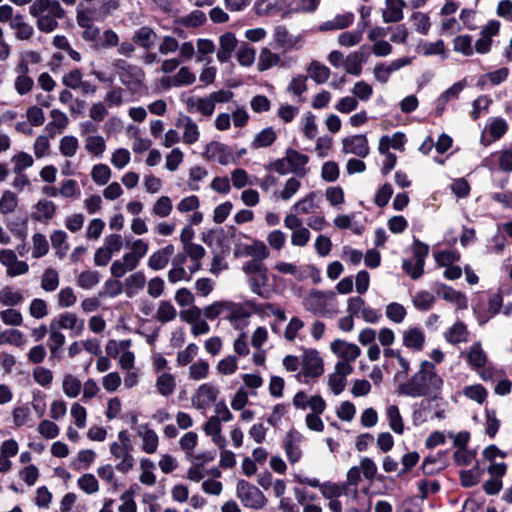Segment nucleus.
I'll list each match as a JSON object with an SVG mask.
<instances>
[{
	"mask_svg": "<svg viewBox=\"0 0 512 512\" xmlns=\"http://www.w3.org/2000/svg\"><path fill=\"white\" fill-rule=\"evenodd\" d=\"M256 51L247 43H242L237 51V60L240 65L249 67L255 61Z\"/></svg>",
	"mask_w": 512,
	"mask_h": 512,
	"instance_id": "63",
	"label": "nucleus"
},
{
	"mask_svg": "<svg viewBox=\"0 0 512 512\" xmlns=\"http://www.w3.org/2000/svg\"><path fill=\"white\" fill-rule=\"evenodd\" d=\"M248 282H249L250 289L254 294H256L262 298L268 297V292L266 290V288L268 286V282H269L268 270H265L259 274L250 276L248 278Z\"/></svg>",
	"mask_w": 512,
	"mask_h": 512,
	"instance_id": "34",
	"label": "nucleus"
},
{
	"mask_svg": "<svg viewBox=\"0 0 512 512\" xmlns=\"http://www.w3.org/2000/svg\"><path fill=\"white\" fill-rule=\"evenodd\" d=\"M386 416L388 419L390 429L396 434H403L404 421L400 414V410L396 405H390L386 409Z\"/></svg>",
	"mask_w": 512,
	"mask_h": 512,
	"instance_id": "42",
	"label": "nucleus"
},
{
	"mask_svg": "<svg viewBox=\"0 0 512 512\" xmlns=\"http://www.w3.org/2000/svg\"><path fill=\"white\" fill-rule=\"evenodd\" d=\"M295 480L300 484H306L314 488H320L322 496L327 500L338 499L343 495L346 489L344 485H339L336 483L325 482L322 484L317 478L296 476Z\"/></svg>",
	"mask_w": 512,
	"mask_h": 512,
	"instance_id": "10",
	"label": "nucleus"
},
{
	"mask_svg": "<svg viewBox=\"0 0 512 512\" xmlns=\"http://www.w3.org/2000/svg\"><path fill=\"white\" fill-rule=\"evenodd\" d=\"M146 277L142 271H136L125 280L126 294L132 296L136 291L144 288Z\"/></svg>",
	"mask_w": 512,
	"mask_h": 512,
	"instance_id": "54",
	"label": "nucleus"
},
{
	"mask_svg": "<svg viewBox=\"0 0 512 512\" xmlns=\"http://www.w3.org/2000/svg\"><path fill=\"white\" fill-rule=\"evenodd\" d=\"M82 388L81 381L72 374H65L62 380V390L69 398H76Z\"/></svg>",
	"mask_w": 512,
	"mask_h": 512,
	"instance_id": "48",
	"label": "nucleus"
},
{
	"mask_svg": "<svg viewBox=\"0 0 512 512\" xmlns=\"http://www.w3.org/2000/svg\"><path fill=\"white\" fill-rule=\"evenodd\" d=\"M177 317V310L174 305L167 300L160 301L156 310L155 319L160 323L173 321Z\"/></svg>",
	"mask_w": 512,
	"mask_h": 512,
	"instance_id": "44",
	"label": "nucleus"
},
{
	"mask_svg": "<svg viewBox=\"0 0 512 512\" xmlns=\"http://www.w3.org/2000/svg\"><path fill=\"white\" fill-rule=\"evenodd\" d=\"M176 125L182 128V141L187 145H192L199 140L200 131L197 124L189 116H181Z\"/></svg>",
	"mask_w": 512,
	"mask_h": 512,
	"instance_id": "21",
	"label": "nucleus"
},
{
	"mask_svg": "<svg viewBox=\"0 0 512 512\" xmlns=\"http://www.w3.org/2000/svg\"><path fill=\"white\" fill-rule=\"evenodd\" d=\"M324 373V363L319 352L306 349L301 355V369L295 375L298 382L308 384L310 379H317Z\"/></svg>",
	"mask_w": 512,
	"mask_h": 512,
	"instance_id": "4",
	"label": "nucleus"
},
{
	"mask_svg": "<svg viewBox=\"0 0 512 512\" xmlns=\"http://www.w3.org/2000/svg\"><path fill=\"white\" fill-rule=\"evenodd\" d=\"M138 435L142 439V450L147 454H153L157 451L159 445V437L157 433L148 428L147 425L141 426Z\"/></svg>",
	"mask_w": 512,
	"mask_h": 512,
	"instance_id": "31",
	"label": "nucleus"
},
{
	"mask_svg": "<svg viewBox=\"0 0 512 512\" xmlns=\"http://www.w3.org/2000/svg\"><path fill=\"white\" fill-rule=\"evenodd\" d=\"M425 343V335L419 328H409L404 331L403 344L410 349L421 350Z\"/></svg>",
	"mask_w": 512,
	"mask_h": 512,
	"instance_id": "35",
	"label": "nucleus"
},
{
	"mask_svg": "<svg viewBox=\"0 0 512 512\" xmlns=\"http://www.w3.org/2000/svg\"><path fill=\"white\" fill-rule=\"evenodd\" d=\"M277 138L276 132L272 127H268L260 131L251 143L252 148L268 147L272 145Z\"/></svg>",
	"mask_w": 512,
	"mask_h": 512,
	"instance_id": "53",
	"label": "nucleus"
},
{
	"mask_svg": "<svg viewBox=\"0 0 512 512\" xmlns=\"http://www.w3.org/2000/svg\"><path fill=\"white\" fill-rule=\"evenodd\" d=\"M173 209L172 201L168 196H161L153 204L151 212L153 215L165 218L168 217Z\"/></svg>",
	"mask_w": 512,
	"mask_h": 512,
	"instance_id": "59",
	"label": "nucleus"
},
{
	"mask_svg": "<svg viewBox=\"0 0 512 512\" xmlns=\"http://www.w3.org/2000/svg\"><path fill=\"white\" fill-rule=\"evenodd\" d=\"M305 309L313 314L334 316L339 313L335 294L331 291H313L304 300Z\"/></svg>",
	"mask_w": 512,
	"mask_h": 512,
	"instance_id": "3",
	"label": "nucleus"
},
{
	"mask_svg": "<svg viewBox=\"0 0 512 512\" xmlns=\"http://www.w3.org/2000/svg\"><path fill=\"white\" fill-rule=\"evenodd\" d=\"M468 361L474 369L483 368L487 362V356L480 343L473 344L467 354Z\"/></svg>",
	"mask_w": 512,
	"mask_h": 512,
	"instance_id": "50",
	"label": "nucleus"
},
{
	"mask_svg": "<svg viewBox=\"0 0 512 512\" xmlns=\"http://www.w3.org/2000/svg\"><path fill=\"white\" fill-rule=\"evenodd\" d=\"M320 195L317 191L309 192L307 195L299 199L293 206L292 211L296 214H311L315 213L319 209Z\"/></svg>",
	"mask_w": 512,
	"mask_h": 512,
	"instance_id": "24",
	"label": "nucleus"
},
{
	"mask_svg": "<svg viewBox=\"0 0 512 512\" xmlns=\"http://www.w3.org/2000/svg\"><path fill=\"white\" fill-rule=\"evenodd\" d=\"M29 14L36 20L38 30L51 33L58 28V20L64 18L65 10L58 0H34Z\"/></svg>",
	"mask_w": 512,
	"mask_h": 512,
	"instance_id": "2",
	"label": "nucleus"
},
{
	"mask_svg": "<svg viewBox=\"0 0 512 512\" xmlns=\"http://www.w3.org/2000/svg\"><path fill=\"white\" fill-rule=\"evenodd\" d=\"M195 81L196 75L188 66L180 67L176 74L171 78V83L174 87L189 86L194 84Z\"/></svg>",
	"mask_w": 512,
	"mask_h": 512,
	"instance_id": "47",
	"label": "nucleus"
},
{
	"mask_svg": "<svg viewBox=\"0 0 512 512\" xmlns=\"http://www.w3.org/2000/svg\"><path fill=\"white\" fill-rule=\"evenodd\" d=\"M254 310L255 305L252 301H246L244 303L228 301V309L225 319L234 327L238 328L247 324L248 319L251 317Z\"/></svg>",
	"mask_w": 512,
	"mask_h": 512,
	"instance_id": "7",
	"label": "nucleus"
},
{
	"mask_svg": "<svg viewBox=\"0 0 512 512\" xmlns=\"http://www.w3.org/2000/svg\"><path fill=\"white\" fill-rule=\"evenodd\" d=\"M429 253V247L428 245L422 243L419 240H414L413 242V254L415 257V265L414 269L410 268L411 260L404 259L402 262V268L403 270L412 278V279H418L422 276L424 272V263L425 258L427 257Z\"/></svg>",
	"mask_w": 512,
	"mask_h": 512,
	"instance_id": "9",
	"label": "nucleus"
},
{
	"mask_svg": "<svg viewBox=\"0 0 512 512\" xmlns=\"http://www.w3.org/2000/svg\"><path fill=\"white\" fill-rule=\"evenodd\" d=\"M56 323L58 329H65L71 332L72 336H80L84 331L85 322L80 319L75 313L64 312L61 313L57 319L51 321Z\"/></svg>",
	"mask_w": 512,
	"mask_h": 512,
	"instance_id": "15",
	"label": "nucleus"
},
{
	"mask_svg": "<svg viewBox=\"0 0 512 512\" xmlns=\"http://www.w3.org/2000/svg\"><path fill=\"white\" fill-rule=\"evenodd\" d=\"M65 341V335L56 327V323H50L48 348L52 357L59 356V350L65 344Z\"/></svg>",
	"mask_w": 512,
	"mask_h": 512,
	"instance_id": "37",
	"label": "nucleus"
},
{
	"mask_svg": "<svg viewBox=\"0 0 512 512\" xmlns=\"http://www.w3.org/2000/svg\"><path fill=\"white\" fill-rule=\"evenodd\" d=\"M444 381L437 373L432 362L422 361L419 370L406 382L398 386V394L411 398L429 397L438 399L442 393Z\"/></svg>",
	"mask_w": 512,
	"mask_h": 512,
	"instance_id": "1",
	"label": "nucleus"
},
{
	"mask_svg": "<svg viewBox=\"0 0 512 512\" xmlns=\"http://www.w3.org/2000/svg\"><path fill=\"white\" fill-rule=\"evenodd\" d=\"M285 155L290 165L291 173L300 178L305 177L307 174L306 165L309 161V157L292 148H288Z\"/></svg>",
	"mask_w": 512,
	"mask_h": 512,
	"instance_id": "19",
	"label": "nucleus"
},
{
	"mask_svg": "<svg viewBox=\"0 0 512 512\" xmlns=\"http://www.w3.org/2000/svg\"><path fill=\"white\" fill-rule=\"evenodd\" d=\"M437 295L443 298L446 301L457 304L459 307H464L466 305V298L463 293L454 290L453 288L441 285L437 291Z\"/></svg>",
	"mask_w": 512,
	"mask_h": 512,
	"instance_id": "46",
	"label": "nucleus"
},
{
	"mask_svg": "<svg viewBox=\"0 0 512 512\" xmlns=\"http://www.w3.org/2000/svg\"><path fill=\"white\" fill-rule=\"evenodd\" d=\"M59 284V273L54 268L45 269L41 276V288L46 292H53Z\"/></svg>",
	"mask_w": 512,
	"mask_h": 512,
	"instance_id": "52",
	"label": "nucleus"
},
{
	"mask_svg": "<svg viewBox=\"0 0 512 512\" xmlns=\"http://www.w3.org/2000/svg\"><path fill=\"white\" fill-rule=\"evenodd\" d=\"M120 69L119 79L120 82L131 92H137L143 85L145 80L144 71L135 65L127 64L124 61H119L117 65Z\"/></svg>",
	"mask_w": 512,
	"mask_h": 512,
	"instance_id": "6",
	"label": "nucleus"
},
{
	"mask_svg": "<svg viewBox=\"0 0 512 512\" xmlns=\"http://www.w3.org/2000/svg\"><path fill=\"white\" fill-rule=\"evenodd\" d=\"M34 219L37 221H48L52 219L56 212V205L49 200L42 199L35 205Z\"/></svg>",
	"mask_w": 512,
	"mask_h": 512,
	"instance_id": "41",
	"label": "nucleus"
},
{
	"mask_svg": "<svg viewBox=\"0 0 512 512\" xmlns=\"http://www.w3.org/2000/svg\"><path fill=\"white\" fill-rule=\"evenodd\" d=\"M275 43L285 49H296L303 40L301 35L292 36L285 26H277L273 33Z\"/></svg>",
	"mask_w": 512,
	"mask_h": 512,
	"instance_id": "23",
	"label": "nucleus"
},
{
	"mask_svg": "<svg viewBox=\"0 0 512 512\" xmlns=\"http://www.w3.org/2000/svg\"><path fill=\"white\" fill-rule=\"evenodd\" d=\"M188 106L195 108L197 112L207 117L212 116L215 110V105L209 95L197 99H189Z\"/></svg>",
	"mask_w": 512,
	"mask_h": 512,
	"instance_id": "49",
	"label": "nucleus"
},
{
	"mask_svg": "<svg viewBox=\"0 0 512 512\" xmlns=\"http://www.w3.org/2000/svg\"><path fill=\"white\" fill-rule=\"evenodd\" d=\"M364 62V56L362 53L356 51L347 56L344 61L345 71L348 74L359 76L362 72V63Z\"/></svg>",
	"mask_w": 512,
	"mask_h": 512,
	"instance_id": "51",
	"label": "nucleus"
},
{
	"mask_svg": "<svg viewBox=\"0 0 512 512\" xmlns=\"http://www.w3.org/2000/svg\"><path fill=\"white\" fill-rule=\"evenodd\" d=\"M24 297L20 291H14L6 286L0 290V303L4 306H16L22 303Z\"/></svg>",
	"mask_w": 512,
	"mask_h": 512,
	"instance_id": "55",
	"label": "nucleus"
},
{
	"mask_svg": "<svg viewBox=\"0 0 512 512\" xmlns=\"http://www.w3.org/2000/svg\"><path fill=\"white\" fill-rule=\"evenodd\" d=\"M50 118L51 121L46 125L45 130L51 137L62 133L69 124L68 116L59 109H52L50 111Z\"/></svg>",
	"mask_w": 512,
	"mask_h": 512,
	"instance_id": "27",
	"label": "nucleus"
},
{
	"mask_svg": "<svg viewBox=\"0 0 512 512\" xmlns=\"http://www.w3.org/2000/svg\"><path fill=\"white\" fill-rule=\"evenodd\" d=\"M333 354L341 359L340 362H354L360 355L361 349L354 343L347 342L342 339H336L330 344Z\"/></svg>",
	"mask_w": 512,
	"mask_h": 512,
	"instance_id": "13",
	"label": "nucleus"
},
{
	"mask_svg": "<svg viewBox=\"0 0 512 512\" xmlns=\"http://www.w3.org/2000/svg\"><path fill=\"white\" fill-rule=\"evenodd\" d=\"M236 495L245 507L252 509H261L267 499L259 488L245 480H239L236 488Z\"/></svg>",
	"mask_w": 512,
	"mask_h": 512,
	"instance_id": "5",
	"label": "nucleus"
},
{
	"mask_svg": "<svg viewBox=\"0 0 512 512\" xmlns=\"http://www.w3.org/2000/svg\"><path fill=\"white\" fill-rule=\"evenodd\" d=\"M385 314L390 321L400 324L404 321L407 311L402 304L392 302L386 306Z\"/></svg>",
	"mask_w": 512,
	"mask_h": 512,
	"instance_id": "60",
	"label": "nucleus"
},
{
	"mask_svg": "<svg viewBox=\"0 0 512 512\" xmlns=\"http://www.w3.org/2000/svg\"><path fill=\"white\" fill-rule=\"evenodd\" d=\"M207 153L210 159L217 161L221 165H227L232 160L231 150L222 143H210L207 147Z\"/></svg>",
	"mask_w": 512,
	"mask_h": 512,
	"instance_id": "28",
	"label": "nucleus"
},
{
	"mask_svg": "<svg viewBox=\"0 0 512 512\" xmlns=\"http://www.w3.org/2000/svg\"><path fill=\"white\" fill-rule=\"evenodd\" d=\"M11 161L14 164L13 172L15 174H20L25 169L32 167L34 164L33 157L30 154L23 151L15 154L11 158Z\"/></svg>",
	"mask_w": 512,
	"mask_h": 512,
	"instance_id": "61",
	"label": "nucleus"
},
{
	"mask_svg": "<svg viewBox=\"0 0 512 512\" xmlns=\"http://www.w3.org/2000/svg\"><path fill=\"white\" fill-rule=\"evenodd\" d=\"M138 263L134 260L132 256L127 255L126 253L120 260H115L111 267L110 272L111 275L115 278L123 277L127 272L133 271L138 267Z\"/></svg>",
	"mask_w": 512,
	"mask_h": 512,
	"instance_id": "32",
	"label": "nucleus"
},
{
	"mask_svg": "<svg viewBox=\"0 0 512 512\" xmlns=\"http://www.w3.org/2000/svg\"><path fill=\"white\" fill-rule=\"evenodd\" d=\"M353 372V366L346 362H337L334 372L329 376L328 385L335 395L342 393L346 387V377Z\"/></svg>",
	"mask_w": 512,
	"mask_h": 512,
	"instance_id": "11",
	"label": "nucleus"
},
{
	"mask_svg": "<svg viewBox=\"0 0 512 512\" xmlns=\"http://www.w3.org/2000/svg\"><path fill=\"white\" fill-rule=\"evenodd\" d=\"M302 441L303 435L296 430H290L285 437L284 449L291 464L297 463L302 457V450L300 448Z\"/></svg>",
	"mask_w": 512,
	"mask_h": 512,
	"instance_id": "17",
	"label": "nucleus"
},
{
	"mask_svg": "<svg viewBox=\"0 0 512 512\" xmlns=\"http://www.w3.org/2000/svg\"><path fill=\"white\" fill-rule=\"evenodd\" d=\"M244 250L248 256L261 261L268 258L270 254L267 246L262 241L258 240L254 241L251 245L245 246Z\"/></svg>",
	"mask_w": 512,
	"mask_h": 512,
	"instance_id": "62",
	"label": "nucleus"
},
{
	"mask_svg": "<svg viewBox=\"0 0 512 512\" xmlns=\"http://www.w3.org/2000/svg\"><path fill=\"white\" fill-rule=\"evenodd\" d=\"M309 77L317 84H323L328 81L331 71L330 69L321 64L319 61H312L307 67Z\"/></svg>",
	"mask_w": 512,
	"mask_h": 512,
	"instance_id": "38",
	"label": "nucleus"
},
{
	"mask_svg": "<svg viewBox=\"0 0 512 512\" xmlns=\"http://www.w3.org/2000/svg\"><path fill=\"white\" fill-rule=\"evenodd\" d=\"M100 282V273L98 271L86 270L77 277V285L83 289H92Z\"/></svg>",
	"mask_w": 512,
	"mask_h": 512,
	"instance_id": "57",
	"label": "nucleus"
},
{
	"mask_svg": "<svg viewBox=\"0 0 512 512\" xmlns=\"http://www.w3.org/2000/svg\"><path fill=\"white\" fill-rule=\"evenodd\" d=\"M111 175V169L106 164H96L91 170V177L97 185L107 184Z\"/></svg>",
	"mask_w": 512,
	"mask_h": 512,
	"instance_id": "64",
	"label": "nucleus"
},
{
	"mask_svg": "<svg viewBox=\"0 0 512 512\" xmlns=\"http://www.w3.org/2000/svg\"><path fill=\"white\" fill-rule=\"evenodd\" d=\"M353 20L352 13L336 15L333 19L321 23L318 29L321 32L345 29L352 24Z\"/></svg>",
	"mask_w": 512,
	"mask_h": 512,
	"instance_id": "30",
	"label": "nucleus"
},
{
	"mask_svg": "<svg viewBox=\"0 0 512 512\" xmlns=\"http://www.w3.org/2000/svg\"><path fill=\"white\" fill-rule=\"evenodd\" d=\"M468 335H469V332H468L467 326L461 321L454 323L444 333V337H445L446 341L453 345L467 342Z\"/></svg>",
	"mask_w": 512,
	"mask_h": 512,
	"instance_id": "33",
	"label": "nucleus"
},
{
	"mask_svg": "<svg viewBox=\"0 0 512 512\" xmlns=\"http://www.w3.org/2000/svg\"><path fill=\"white\" fill-rule=\"evenodd\" d=\"M300 188V180L297 177H290L285 181L283 188L279 192L274 193V196L282 201H289L298 193Z\"/></svg>",
	"mask_w": 512,
	"mask_h": 512,
	"instance_id": "43",
	"label": "nucleus"
},
{
	"mask_svg": "<svg viewBox=\"0 0 512 512\" xmlns=\"http://www.w3.org/2000/svg\"><path fill=\"white\" fill-rule=\"evenodd\" d=\"M174 251L175 248L172 244L155 251L148 259V266L154 271L164 269L167 266L170 257L174 254Z\"/></svg>",
	"mask_w": 512,
	"mask_h": 512,
	"instance_id": "26",
	"label": "nucleus"
},
{
	"mask_svg": "<svg viewBox=\"0 0 512 512\" xmlns=\"http://www.w3.org/2000/svg\"><path fill=\"white\" fill-rule=\"evenodd\" d=\"M219 390L211 383L200 385L192 396V404L196 409H205L216 401Z\"/></svg>",
	"mask_w": 512,
	"mask_h": 512,
	"instance_id": "12",
	"label": "nucleus"
},
{
	"mask_svg": "<svg viewBox=\"0 0 512 512\" xmlns=\"http://www.w3.org/2000/svg\"><path fill=\"white\" fill-rule=\"evenodd\" d=\"M207 21L206 14L201 10H193L189 14L176 20V23L186 28H198Z\"/></svg>",
	"mask_w": 512,
	"mask_h": 512,
	"instance_id": "39",
	"label": "nucleus"
},
{
	"mask_svg": "<svg viewBox=\"0 0 512 512\" xmlns=\"http://www.w3.org/2000/svg\"><path fill=\"white\" fill-rule=\"evenodd\" d=\"M132 448H126L120 446L118 442H113L110 445V452L116 458L119 459L120 462L116 465V469L119 472L127 473L131 469H133L135 465V459L131 455Z\"/></svg>",
	"mask_w": 512,
	"mask_h": 512,
	"instance_id": "18",
	"label": "nucleus"
},
{
	"mask_svg": "<svg viewBox=\"0 0 512 512\" xmlns=\"http://www.w3.org/2000/svg\"><path fill=\"white\" fill-rule=\"evenodd\" d=\"M238 41L232 32H226L219 37V50L217 60L220 63H226L232 56Z\"/></svg>",
	"mask_w": 512,
	"mask_h": 512,
	"instance_id": "22",
	"label": "nucleus"
},
{
	"mask_svg": "<svg viewBox=\"0 0 512 512\" xmlns=\"http://www.w3.org/2000/svg\"><path fill=\"white\" fill-rule=\"evenodd\" d=\"M9 27L14 31V36L19 41H29L35 34L34 27L26 21L21 13H16L15 19Z\"/></svg>",
	"mask_w": 512,
	"mask_h": 512,
	"instance_id": "20",
	"label": "nucleus"
},
{
	"mask_svg": "<svg viewBox=\"0 0 512 512\" xmlns=\"http://www.w3.org/2000/svg\"><path fill=\"white\" fill-rule=\"evenodd\" d=\"M385 9L382 17L385 23H396L403 18V9L406 6L404 0H385Z\"/></svg>",
	"mask_w": 512,
	"mask_h": 512,
	"instance_id": "25",
	"label": "nucleus"
},
{
	"mask_svg": "<svg viewBox=\"0 0 512 512\" xmlns=\"http://www.w3.org/2000/svg\"><path fill=\"white\" fill-rule=\"evenodd\" d=\"M157 39V34L149 26H142L139 29H137L132 37L133 42L137 43L140 47L143 49H150L152 48Z\"/></svg>",
	"mask_w": 512,
	"mask_h": 512,
	"instance_id": "29",
	"label": "nucleus"
},
{
	"mask_svg": "<svg viewBox=\"0 0 512 512\" xmlns=\"http://www.w3.org/2000/svg\"><path fill=\"white\" fill-rule=\"evenodd\" d=\"M412 59L410 57H403L393 60L390 64H378L373 69L374 78L385 84L389 81L390 75L399 70L400 68L411 64Z\"/></svg>",
	"mask_w": 512,
	"mask_h": 512,
	"instance_id": "16",
	"label": "nucleus"
},
{
	"mask_svg": "<svg viewBox=\"0 0 512 512\" xmlns=\"http://www.w3.org/2000/svg\"><path fill=\"white\" fill-rule=\"evenodd\" d=\"M278 65H282L279 54L272 52L268 48H263L260 51L257 64L259 71H265Z\"/></svg>",
	"mask_w": 512,
	"mask_h": 512,
	"instance_id": "40",
	"label": "nucleus"
},
{
	"mask_svg": "<svg viewBox=\"0 0 512 512\" xmlns=\"http://www.w3.org/2000/svg\"><path fill=\"white\" fill-rule=\"evenodd\" d=\"M62 84L71 90H79L83 95H93L97 92V86L83 79V73L79 68H74L64 73Z\"/></svg>",
	"mask_w": 512,
	"mask_h": 512,
	"instance_id": "8",
	"label": "nucleus"
},
{
	"mask_svg": "<svg viewBox=\"0 0 512 512\" xmlns=\"http://www.w3.org/2000/svg\"><path fill=\"white\" fill-rule=\"evenodd\" d=\"M463 394L470 400H473L478 404H483L488 396V391L481 384H474L466 386L463 389Z\"/></svg>",
	"mask_w": 512,
	"mask_h": 512,
	"instance_id": "58",
	"label": "nucleus"
},
{
	"mask_svg": "<svg viewBox=\"0 0 512 512\" xmlns=\"http://www.w3.org/2000/svg\"><path fill=\"white\" fill-rule=\"evenodd\" d=\"M342 150L345 154H353L360 158L367 157L370 152L367 138L363 134L345 137L342 140Z\"/></svg>",
	"mask_w": 512,
	"mask_h": 512,
	"instance_id": "14",
	"label": "nucleus"
},
{
	"mask_svg": "<svg viewBox=\"0 0 512 512\" xmlns=\"http://www.w3.org/2000/svg\"><path fill=\"white\" fill-rule=\"evenodd\" d=\"M79 148V141L75 136H64L59 142V151L64 157H74Z\"/></svg>",
	"mask_w": 512,
	"mask_h": 512,
	"instance_id": "56",
	"label": "nucleus"
},
{
	"mask_svg": "<svg viewBox=\"0 0 512 512\" xmlns=\"http://www.w3.org/2000/svg\"><path fill=\"white\" fill-rule=\"evenodd\" d=\"M210 365L204 359H198L188 368V377L192 381H201L208 377Z\"/></svg>",
	"mask_w": 512,
	"mask_h": 512,
	"instance_id": "45",
	"label": "nucleus"
},
{
	"mask_svg": "<svg viewBox=\"0 0 512 512\" xmlns=\"http://www.w3.org/2000/svg\"><path fill=\"white\" fill-rule=\"evenodd\" d=\"M158 393L164 397L172 395L176 389V380L174 375L169 372H163L158 375L155 383Z\"/></svg>",
	"mask_w": 512,
	"mask_h": 512,
	"instance_id": "36",
	"label": "nucleus"
}]
</instances>
